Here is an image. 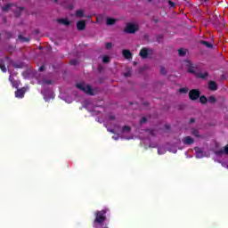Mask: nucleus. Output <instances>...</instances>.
Instances as JSON below:
<instances>
[{"mask_svg": "<svg viewBox=\"0 0 228 228\" xmlns=\"http://www.w3.org/2000/svg\"><path fill=\"white\" fill-rule=\"evenodd\" d=\"M106 213H108L107 209L95 212V218L94 220V228H107L106 225H104V223L106 222Z\"/></svg>", "mask_w": 228, "mask_h": 228, "instance_id": "nucleus-1", "label": "nucleus"}, {"mask_svg": "<svg viewBox=\"0 0 228 228\" xmlns=\"http://www.w3.org/2000/svg\"><path fill=\"white\" fill-rule=\"evenodd\" d=\"M77 88H78V90H81V92H84V94H87V95H94V89L90 85L79 83L77 84Z\"/></svg>", "mask_w": 228, "mask_h": 228, "instance_id": "nucleus-2", "label": "nucleus"}, {"mask_svg": "<svg viewBox=\"0 0 228 228\" xmlns=\"http://www.w3.org/2000/svg\"><path fill=\"white\" fill-rule=\"evenodd\" d=\"M185 67L187 69V72H189L190 74H195V76L197 75V71L199 70V65L193 64L191 61L187 60L185 61Z\"/></svg>", "mask_w": 228, "mask_h": 228, "instance_id": "nucleus-3", "label": "nucleus"}, {"mask_svg": "<svg viewBox=\"0 0 228 228\" xmlns=\"http://www.w3.org/2000/svg\"><path fill=\"white\" fill-rule=\"evenodd\" d=\"M138 29H140V27L138 26V24L126 23V26L124 31H125V33H127L128 35H134V33H136V31H138Z\"/></svg>", "mask_w": 228, "mask_h": 228, "instance_id": "nucleus-4", "label": "nucleus"}, {"mask_svg": "<svg viewBox=\"0 0 228 228\" xmlns=\"http://www.w3.org/2000/svg\"><path fill=\"white\" fill-rule=\"evenodd\" d=\"M200 97V91L199 89H191L189 92V99L191 101H197Z\"/></svg>", "mask_w": 228, "mask_h": 228, "instance_id": "nucleus-5", "label": "nucleus"}, {"mask_svg": "<svg viewBox=\"0 0 228 228\" xmlns=\"http://www.w3.org/2000/svg\"><path fill=\"white\" fill-rule=\"evenodd\" d=\"M25 94H26V88L22 87L15 91V97H17L18 99H23Z\"/></svg>", "mask_w": 228, "mask_h": 228, "instance_id": "nucleus-6", "label": "nucleus"}, {"mask_svg": "<svg viewBox=\"0 0 228 228\" xmlns=\"http://www.w3.org/2000/svg\"><path fill=\"white\" fill-rule=\"evenodd\" d=\"M77 29H78V31H84V29H86V22L85 20L77 21Z\"/></svg>", "mask_w": 228, "mask_h": 228, "instance_id": "nucleus-7", "label": "nucleus"}, {"mask_svg": "<svg viewBox=\"0 0 228 228\" xmlns=\"http://www.w3.org/2000/svg\"><path fill=\"white\" fill-rule=\"evenodd\" d=\"M139 56H141V58H142L143 60L147 59L149 57V49H147L146 47L141 49Z\"/></svg>", "mask_w": 228, "mask_h": 228, "instance_id": "nucleus-8", "label": "nucleus"}, {"mask_svg": "<svg viewBox=\"0 0 228 228\" xmlns=\"http://www.w3.org/2000/svg\"><path fill=\"white\" fill-rule=\"evenodd\" d=\"M208 89L211 92H216V90H218V85L216 84V82L211 80L208 82Z\"/></svg>", "mask_w": 228, "mask_h": 228, "instance_id": "nucleus-9", "label": "nucleus"}, {"mask_svg": "<svg viewBox=\"0 0 228 228\" xmlns=\"http://www.w3.org/2000/svg\"><path fill=\"white\" fill-rule=\"evenodd\" d=\"M122 54L125 60H131L133 58V53H131L130 50H127V49L123 50Z\"/></svg>", "mask_w": 228, "mask_h": 228, "instance_id": "nucleus-10", "label": "nucleus"}, {"mask_svg": "<svg viewBox=\"0 0 228 228\" xmlns=\"http://www.w3.org/2000/svg\"><path fill=\"white\" fill-rule=\"evenodd\" d=\"M208 76L209 73H208V71L196 73V77H198L199 79H206L208 77Z\"/></svg>", "mask_w": 228, "mask_h": 228, "instance_id": "nucleus-11", "label": "nucleus"}, {"mask_svg": "<svg viewBox=\"0 0 228 228\" xmlns=\"http://www.w3.org/2000/svg\"><path fill=\"white\" fill-rule=\"evenodd\" d=\"M57 22L62 26H70V20L68 19H57Z\"/></svg>", "mask_w": 228, "mask_h": 228, "instance_id": "nucleus-12", "label": "nucleus"}, {"mask_svg": "<svg viewBox=\"0 0 228 228\" xmlns=\"http://www.w3.org/2000/svg\"><path fill=\"white\" fill-rule=\"evenodd\" d=\"M193 138H191V136H186L183 138V143L185 145H191V143H193Z\"/></svg>", "mask_w": 228, "mask_h": 228, "instance_id": "nucleus-13", "label": "nucleus"}, {"mask_svg": "<svg viewBox=\"0 0 228 228\" xmlns=\"http://www.w3.org/2000/svg\"><path fill=\"white\" fill-rule=\"evenodd\" d=\"M200 44L201 45H205V47H208V49H213V44L208 42V41H204V40H200Z\"/></svg>", "mask_w": 228, "mask_h": 228, "instance_id": "nucleus-14", "label": "nucleus"}, {"mask_svg": "<svg viewBox=\"0 0 228 228\" xmlns=\"http://www.w3.org/2000/svg\"><path fill=\"white\" fill-rule=\"evenodd\" d=\"M196 151V158L200 159L201 158H204V155L202 154V150L200 148H195Z\"/></svg>", "mask_w": 228, "mask_h": 228, "instance_id": "nucleus-15", "label": "nucleus"}, {"mask_svg": "<svg viewBox=\"0 0 228 228\" xmlns=\"http://www.w3.org/2000/svg\"><path fill=\"white\" fill-rule=\"evenodd\" d=\"M117 22V20L114 18H107L106 24L107 26H113Z\"/></svg>", "mask_w": 228, "mask_h": 228, "instance_id": "nucleus-16", "label": "nucleus"}, {"mask_svg": "<svg viewBox=\"0 0 228 228\" xmlns=\"http://www.w3.org/2000/svg\"><path fill=\"white\" fill-rule=\"evenodd\" d=\"M23 10H24V7L21 6V7H18L15 11H13L15 17H20V13L21 12H23Z\"/></svg>", "mask_w": 228, "mask_h": 228, "instance_id": "nucleus-17", "label": "nucleus"}, {"mask_svg": "<svg viewBox=\"0 0 228 228\" xmlns=\"http://www.w3.org/2000/svg\"><path fill=\"white\" fill-rule=\"evenodd\" d=\"M9 81L11 85H12L13 88H17L19 85L17 84V81H15V78H12V76L9 77Z\"/></svg>", "mask_w": 228, "mask_h": 228, "instance_id": "nucleus-18", "label": "nucleus"}, {"mask_svg": "<svg viewBox=\"0 0 228 228\" xmlns=\"http://www.w3.org/2000/svg\"><path fill=\"white\" fill-rule=\"evenodd\" d=\"M0 69L2 71L6 72V65L4 59H0Z\"/></svg>", "mask_w": 228, "mask_h": 228, "instance_id": "nucleus-19", "label": "nucleus"}, {"mask_svg": "<svg viewBox=\"0 0 228 228\" xmlns=\"http://www.w3.org/2000/svg\"><path fill=\"white\" fill-rule=\"evenodd\" d=\"M75 17H85V12L81 9L76 11Z\"/></svg>", "mask_w": 228, "mask_h": 228, "instance_id": "nucleus-20", "label": "nucleus"}, {"mask_svg": "<svg viewBox=\"0 0 228 228\" xmlns=\"http://www.w3.org/2000/svg\"><path fill=\"white\" fill-rule=\"evenodd\" d=\"M13 6V4H7L5 6L2 7V11L6 13V12H8V10H10V8Z\"/></svg>", "mask_w": 228, "mask_h": 228, "instance_id": "nucleus-21", "label": "nucleus"}, {"mask_svg": "<svg viewBox=\"0 0 228 228\" xmlns=\"http://www.w3.org/2000/svg\"><path fill=\"white\" fill-rule=\"evenodd\" d=\"M208 102H209L210 104H215V102H216V97H215V95H211L208 98Z\"/></svg>", "mask_w": 228, "mask_h": 228, "instance_id": "nucleus-22", "label": "nucleus"}, {"mask_svg": "<svg viewBox=\"0 0 228 228\" xmlns=\"http://www.w3.org/2000/svg\"><path fill=\"white\" fill-rule=\"evenodd\" d=\"M18 38H19V41H20V42H26V43L29 42V38L25 37H23L22 35H19V36H18Z\"/></svg>", "mask_w": 228, "mask_h": 228, "instance_id": "nucleus-23", "label": "nucleus"}, {"mask_svg": "<svg viewBox=\"0 0 228 228\" xmlns=\"http://www.w3.org/2000/svg\"><path fill=\"white\" fill-rule=\"evenodd\" d=\"M200 102L201 104H207L208 103V98L205 95L200 96Z\"/></svg>", "mask_w": 228, "mask_h": 228, "instance_id": "nucleus-24", "label": "nucleus"}, {"mask_svg": "<svg viewBox=\"0 0 228 228\" xmlns=\"http://www.w3.org/2000/svg\"><path fill=\"white\" fill-rule=\"evenodd\" d=\"M41 85H53V81L47 80V78H43L41 80Z\"/></svg>", "mask_w": 228, "mask_h": 228, "instance_id": "nucleus-25", "label": "nucleus"}, {"mask_svg": "<svg viewBox=\"0 0 228 228\" xmlns=\"http://www.w3.org/2000/svg\"><path fill=\"white\" fill-rule=\"evenodd\" d=\"M178 55L179 56H186V49L180 48L178 50Z\"/></svg>", "mask_w": 228, "mask_h": 228, "instance_id": "nucleus-26", "label": "nucleus"}, {"mask_svg": "<svg viewBox=\"0 0 228 228\" xmlns=\"http://www.w3.org/2000/svg\"><path fill=\"white\" fill-rule=\"evenodd\" d=\"M122 133H131V126H124L122 128Z\"/></svg>", "mask_w": 228, "mask_h": 228, "instance_id": "nucleus-27", "label": "nucleus"}, {"mask_svg": "<svg viewBox=\"0 0 228 228\" xmlns=\"http://www.w3.org/2000/svg\"><path fill=\"white\" fill-rule=\"evenodd\" d=\"M180 94H188V87H183L179 89Z\"/></svg>", "mask_w": 228, "mask_h": 228, "instance_id": "nucleus-28", "label": "nucleus"}, {"mask_svg": "<svg viewBox=\"0 0 228 228\" xmlns=\"http://www.w3.org/2000/svg\"><path fill=\"white\" fill-rule=\"evenodd\" d=\"M160 74H162V76H166L167 74V69L163 66L160 67Z\"/></svg>", "mask_w": 228, "mask_h": 228, "instance_id": "nucleus-29", "label": "nucleus"}, {"mask_svg": "<svg viewBox=\"0 0 228 228\" xmlns=\"http://www.w3.org/2000/svg\"><path fill=\"white\" fill-rule=\"evenodd\" d=\"M102 61L103 63H110V56H107V55L103 56Z\"/></svg>", "mask_w": 228, "mask_h": 228, "instance_id": "nucleus-30", "label": "nucleus"}, {"mask_svg": "<svg viewBox=\"0 0 228 228\" xmlns=\"http://www.w3.org/2000/svg\"><path fill=\"white\" fill-rule=\"evenodd\" d=\"M70 65H77L79 64V61L76 59H72L69 61Z\"/></svg>", "mask_w": 228, "mask_h": 228, "instance_id": "nucleus-31", "label": "nucleus"}, {"mask_svg": "<svg viewBox=\"0 0 228 228\" xmlns=\"http://www.w3.org/2000/svg\"><path fill=\"white\" fill-rule=\"evenodd\" d=\"M167 4H169L170 8H175V3L172 2V0H168Z\"/></svg>", "mask_w": 228, "mask_h": 228, "instance_id": "nucleus-32", "label": "nucleus"}, {"mask_svg": "<svg viewBox=\"0 0 228 228\" xmlns=\"http://www.w3.org/2000/svg\"><path fill=\"white\" fill-rule=\"evenodd\" d=\"M113 47V43H106L105 49H111Z\"/></svg>", "mask_w": 228, "mask_h": 228, "instance_id": "nucleus-33", "label": "nucleus"}, {"mask_svg": "<svg viewBox=\"0 0 228 228\" xmlns=\"http://www.w3.org/2000/svg\"><path fill=\"white\" fill-rule=\"evenodd\" d=\"M192 134L196 137H199V130L197 129H192Z\"/></svg>", "mask_w": 228, "mask_h": 228, "instance_id": "nucleus-34", "label": "nucleus"}, {"mask_svg": "<svg viewBox=\"0 0 228 228\" xmlns=\"http://www.w3.org/2000/svg\"><path fill=\"white\" fill-rule=\"evenodd\" d=\"M145 122H147V118L146 117H142L140 120V124H145Z\"/></svg>", "mask_w": 228, "mask_h": 228, "instance_id": "nucleus-35", "label": "nucleus"}, {"mask_svg": "<svg viewBox=\"0 0 228 228\" xmlns=\"http://www.w3.org/2000/svg\"><path fill=\"white\" fill-rule=\"evenodd\" d=\"M44 70H45V65H42L41 67H39V72H44Z\"/></svg>", "mask_w": 228, "mask_h": 228, "instance_id": "nucleus-36", "label": "nucleus"}, {"mask_svg": "<svg viewBox=\"0 0 228 228\" xmlns=\"http://www.w3.org/2000/svg\"><path fill=\"white\" fill-rule=\"evenodd\" d=\"M194 122H195V118H191L190 119V124H194Z\"/></svg>", "mask_w": 228, "mask_h": 228, "instance_id": "nucleus-37", "label": "nucleus"}, {"mask_svg": "<svg viewBox=\"0 0 228 228\" xmlns=\"http://www.w3.org/2000/svg\"><path fill=\"white\" fill-rule=\"evenodd\" d=\"M109 118H110V120H115V116L110 115V116L109 117Z\"/></svg>", "mask_w": 228, "mask_h": 228, "instance_id": "nucleus-38", "label": "nucleus"}, {"mask_svg": "<svg viewBox=\"0 0 228 228\" xmlns=\"http://www.w3.org/2000/svg\"><path fill=\"white\" fill-rule=\"evenodd\" d=\"M129 76H131V73H129V72L125 73V77H129Z\"/></svg>", "mask_w": 228, "mask_h": 228, "instance_id": "nucleus-39", "label": "nucleus"}, {"mask_svg": "<svg viewBox=\"0 0 228 228\" xmlns=\"http://www.w3.org/2000/svg\"><path fill=\"white\" fill-rule=\"evenodd\" d=\"M163 39V36H159L158 37V42H159V40H162Z\"/></svg>", "mask_w": 228, "mask_h": 228, "instance_id": "nucleus-40", "label": "nucleus"}, {"mask_svg": "<svg viewBox=\"0 0 228 228\" xmlns=\"http://www.w3.org/2000/svg\"><path fill=\"white\" fill-rule=\"evenodd\" d=\"M165 128L168 131V129H170V125H165Z\"/></svg>", "mask_w": 228, "mask_h": 228, "instance_id": "nucleus-41", "label": "nucleus"}, {"mask_svg": "<svg viewBox=\"0 0 228 228\" xmlns=\"http://www.w3.org/2000/svg\"><path fill=\"white\" fill-rule=\"evenodd\" d=\"M114 140H118V137L112 136Z\"/></svg>", "mask_w": 228, "mask_h": 228, "instance_id": "nucleus-42", "label": "nucleus"}, {"mask_svg": "<svg viewBox=\"0 0 228 228\" xmlns=\"http://www.w3.org/2000/svg\"><path fill=\"white\" fill-rule=\"evenodd\" d=\"M144 106H149V102H144Z\"/></svg>", "mask_w": 228, "mask_h": 228, "instance_id": "nucleus-43", "label": "nucleus"}, {"mask_svg": "<svg viewBox=\"0 0 228 228\" xmlns=\"http://www.w3.org/2000/svg\"><path fill=\"white\" fill-rule=\"evenodd\" d=\"M5 60H10V57L9 56H5Z\"/></svg>", "mask_w": 228, "mask_h": 228, "instance_id": "nucleus-44", "label": "nucleus"}, {"mask_svg": "<svg viewBox=\"0 0 228 228\" xmlns=\"http://www.w3.org/2000/svg\"><path fill=\"white\" fill-rule=\"evenodd\" d=\"M110 133H115V131L113 129L110 130Z\"/></svg>", "mask_w": 228, "mask_h": 228, "instance_id": "nucleus-45", "label": "nucleus"}, {"mask_svg": "<svg viewBox=\"0 0 228 228\" xmlns=\"http://www.w3.org/2000/svg\"><path fill=\"white\" fill-rule=\"evenodd\" d=\"M54 3H58V0H54Z\"/></svg>", "mask_w": 228, "mask_h": 228, "instance_id": "nucleus-46", "label": "nucleus"}, {"mask_svg": "<svg viewBox=\"0 0 228 228\" xmlns=\"http://www.w3.org/2000/svg\"><path fill=\"white\" fill-rule=\"evenodd\" d=\"M155 22H158V20H155Z\"/></svg>", "mask_w": 228, "mask_h": 228, "instance_id": "nucleus-47", "label": "nucleus"}]
</instances>
